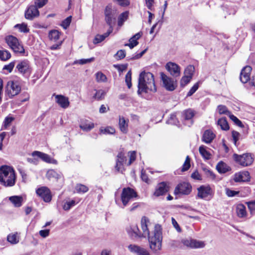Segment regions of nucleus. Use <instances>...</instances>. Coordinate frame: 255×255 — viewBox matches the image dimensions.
<instances>
[{"label": "nucleus", "mask_w": 255, "mask_h": 255, "mask_svg": "<svg viewBox=\"0 0 255 255\" xmlns=\"http://www.w3.org/2000/svg\"><path fill=\"white\" fill-rule=\"evenodd\" d=\"M137 87L138 95H141L142 93L156 92L157 89L155 85L153 75L150 72L145 71L141 72L138 77Z\"/></svg>", "instance_id": "obj_1"}, {"label": "nucleus", "mask_w": 255, "mask_h": 255, "mask_svg": "<svg viewBox=\"0 0 255 255\" xmlns=\"http://www.w3.org/2000/svg\"><path fill=\"white\" fill-rule=\"evenodd\" d=\"M0 182L5 187H11L16 182V175L12 167L7 165L0 167Z\"/></svg>", "instance_id": "obj_2"}, {"label": "nucleus", "mask_w": 255, "mask_h": 255, "mask_svg": "<svg viewBox=\"0 0 255 255\" xmlns=\"http://www.w3.org/2000/svg\"><path fill=\"white\" fill-rule=\"evenodd\" d=\"M161 226L155 225L153 232V236L148 237V241L150 249L153 253L158 255L159 251L161 249L162 236Z\"/></svg>", "instance_id": "obj_3"}, {"label": "nucleus", "mask_w": 255, "mask_h": 255, "mask_svg": "<svg viewBox=\"0 0 255 255\" xmlns=\"http://www.w3.org/2000/svg\"><path fill=\"white\" fill-rule=\"evenodd\" d=\"M104 15L105 22L109 26V29L113 30L117 16V9L113 7L112 4H109L105 8Z\"/></svg>", "instance_id": "obj_4"}, {"label": "nucleus", "mask_w": 255, "mask_h": 255, "mask_svg": "<svg viewBox=\"0 0 255 255\" xmlns=\"http://www.w3.org/2000/svg\"><path fill=\"white\" fill-rule=\"evenodd\" d=\"M5 41L9 47L15 53L23 54L25 50L19 40L13 35H8L5 38Z\"/></svg>", "instance_id": "obj_5"}, {"label": "nucleus", "mask_w": 255, "mask_h": 255, "mask_svg": "<svg viewBox=\"0 0 255 255\" xmlns=\"http://www.w3.org/2000/svg\"><path fill=\"white\" fill-rule=\"evenodd\" d=\"M21 91V87L17 82L9 81L5 87V93L10 98L18 95Z\"/></svg>", "instance_id": "obj_6"}, {"label": "nucleus", "mask_w": 255, "mask_h": 255, "mask_svg": "<svg viewBox=\"0 0 255 255\" xmlns=\"http://www.w3.org/2000/svg\"><path fill=\"white\" fill-rule=\"evenodd\" d=\"M234 160L243 167L251 165L254 161L253 157L251 153H245L242 155L234 154Z\"/></svg>", "instance_id": "obj_7"}, {"label": "nucleus", "mask_w": 255, "mask_h": 255, "mask_svg": "<svg viewBox=\"0 0 255 255\" xmlns=\"http://www.w3.org/2000/svg\"><path fill=\"white\" fill-rule=\"evenodd\" d=\"M137 196L136 192L133 189L130 187L123 188L121 194V200L124 206L123 208L127 206L130 200Z\"/></svg>", "instance_id": "obj_8"}, {"label": "nucleus", "mask_w": 255, "mask_h": 255, "mask_svg": "<svg viewBox=\"0 0 255 255\" xmlns=\"http://www.w3.org/2000/svg\"><path fill=\"white\" fill-rule=\"evenodd\" d=\"M25 77H28L31 73V69L28 60H24L18 62L15 67V71Z\"/></svg>", "instance_id": "obj_9"}, {"label": "nucleus", "mask_w": 255, "mask_h": 255, "mask_svg": "<svg viewBox=\"0 0 255 255\" xmlns=\"http://www.w3.org/2000/svg\"><path fill=\"white\" fill-rule=\"evenodd\" d=\"M160 78L162 81L163 87L169 91H174L177 87V81L163 72H161Z\"/></svg>", "instance_id": "obj_10"}, {"label": "nucleus", "mask_w": 255, "mask_h": 255, "mask_svg": "<svg viewBox=\"0 0 255 255\" xmlns=\"http://www.w3.org/2000/svg\"><path fill=\"white\" fill-rule=\"evenodd\" d=\"M165 67L169 74L174 78L180 76L181 68L178 64L172 62H169L166 64Z\"/></svg>", "instance_id": "obj_11"}, {"label": "nucleus", "mask_w": 255, "mask_h": 255, "mask_svg": "<svg viewBox=\"0 0 255 255\" xmlns=\"http://www.w3.org/2000/svg\"><path fill=\"white\" fill-rule=\"evenodd\" d=\"M37 195L41 197L45 202H49L52 199V196L50 189L46 186H42L37 188L36 190Z\"/></svg>", "instance_id": "obj_12"}, {"label": "nucleus", "mask_w": 255, "mask_h": 255, "mask_svg": "<svg viewBox=\"0 0 255 255\" xmlns=\"http://www.w3.org/2000/svg\"><path fill=\"white\" fill-rule=\"evenodd\" d=\"M192 186L188 182H182L179 183L174 190L175 195L181 194L184 195H188L191 192Z\"/></svg>", "instance_id": "obj_13"}, {"label": "nucleus", "mask_w": 255, "mask_h": 255, "mask_svg": "<svg viewBox=\"0 0 255 255\" xmlns=\"http://www.w3.org/2000/svg\"><path fill=\"white\" fill-rule=\"evenodd\" d=\"M181 242L184 246L192 249L203 248L205 246L204 242L192 239H183Z\"/></svg>", "instance_id": "obj_14"}, {"label": "nucleus", "mask_w": 255, "mask_h": 255, "mask_svg": "<svg viewBox=\"0 0 255 255\" xmlns=\"http://www.w3.org/2000/svg\"><path fill=\"white\" fill-rule=\"evenodd\" d=\"M38 8L35 4L30 5L25 11V17L27 19L32 20L34 17L39 16V12Z\"/></svg>", "instance_id": "obj_15"}, {"label": "nucleus", "mask_w": 255, "mask_h": 255, "mask_svg": "<svg viewBox=\"0 0 255 255\" xmlns=\"http://www.w3.org/2000/svg\"><path fill=\"white\" fill-rule=\"evenodd\" d=\"M169 190V187L165 182H161L157 185L153 195L156 197L165 194Z\"/></svg>", "instance_id": "obj_16"}, {"label": "nucleus", "mask_w": 255, "mask_h": 255, "mask_svg": "<svg viewBox=\"0 0 255 255\" xmlns=\"http://www.w3.org/2000/svg\"><path fill=\"white\" fill-rule=\"evenodd\" d=\"M128 249L132 253L137 255H150L149 253L144 248L135 245H129Z\"/></svg>", "instance_id": "obj_17"}, {"label": "nucleus", "mask_w": 255, "mask_h": 255, "mask_svg": "<svg viewBox=\"0 0 255 255\" xmlns=\"http://www.w3.org/2000/svg\"><path fill=\"white\" fill-rule=\"evenodd\" d=\"M31 155L33 157L37 156L39 157L47 163H56L57 162L56 160L51 158L49 155L40 151H34L32 153Z\"/></svg>", "instance_id": "obj_18"}, {"label": "nucleus", "mask_w": 255, "mask_h": 255, "mask_svg": "<svg viewBox=\"0 0 255 255\" xmlns=\"http://www.w3.org/2000/svg\"><path fill=\"white\" fill-rule=\"evenodd\" d=\"M252 67L250 66L245 67L240 74V80L243 83H246L250 79V73Z\"/></svg>", "instance_id": "obj_19"}, {"label": "nucleus", "mask_w": 255, "mask_h": 255, "mask_svg": "<svg viewBox=\"0 0 255 255\" xmlns=\"http://www.w3.org/2000/svg\"><path fill=\"white\" fill-rule=\"evenodd\" d=\"M53 96L55 97L56 102L61 107L63 108H67L69 106V101L67 97L61 95L53 94Z\"/></svg>", "instance_id": "obj_20"}, {"label": "nucleus", "mask_w": 255, "mask_h": 255, "mask_svg": "<svg viewBox=\"0 0 255 255\" xmlns=\"http://www.w3.org/2000/svg\"><path fill=\"white\" fill-rule=\"evenodd\" d=\"M127 231L132 238H139L142 237L141 234L136 225H133L130 226L129 228H127Z\"/></svg>", "instance_id": "obj_21"}, {"label": "nucleus", "mask_w": 255, "mask_h": 255, "mask_svg": "<svg viewBox=\"0 0 255 255\" xmlns=\"http://www.w3.org/2000/svg\"><path fill=\"white\" fill-rule=\"evenodd\" d=\"M79 127L84 131H89L95 127L94 124L87 119H82L80 121Z\"/></svg>", "instance_id": "obj_22"}, {"label": "nucleus", "mask_w": 255, "mask_h": 255, "mask_svg": "<svg viewBox=\"0 0 255 255\" xmlns=\"http://www.w3.org/2000/svg\"><path fill=\"white\" fill-rule=\"evenodd\" d=\"M250 179V173L248 171H243L236 173L234 180L236 182H245Z\"/></svg>", "instance_id": "obj_23"}, {"label": "nucleus", "mask_w": 255, "mask_h": 255, "mask_svg": "<svg viewBox=\"0 0 255 255\" xmlns=\"http://www.w3.org/2000/svg\"><path fill=\"white\" fill-rule=\"evenodd\" d=\"M211 193V188L209 186L202 185L198 188V196L200 198H205Z\"/></svg>", "instance_id": "obj_24"}, {"label": "nucleus", "mask_w": 255, "mask_h": 255, "mask_svg": "<svg viewBox=\"0 0 255 255\" xmlns=\"http://www.w3.org/2000/svg\"><path fill=\"white\" fill-rule=\"evenodd\" d=\"M117 158L115 168L117 171H120L123 167L124 163L126 161L127 158L123 152H119Z\"/></svg>", "instance_id": "obj_25"}, {"label": "nucleus", "mask_w": 255, "mask_h": 255, "mask_svg": "<svg viewBox=\"0 0 255 255\" xmlns=\"http://www.w3.org/2000/svg\"><path fill=\"white\" fill-rule=\"evenodd\" d=\"M149 222V220L146 217H143L141 220V227L143 233L141 234L142 237H146V236H150L149 231L147 228V223Z\"/></svg>", "instance_id": "obj_26"}, {"label": "nucleus", "mask_w": 255, "mask_h": 255, "mask_svg": "<svg viewBox=\"0 0 255 255\" xmlns=\"http://www.w3.org/2000/svg\"><path fill=\"white\" fill-rule=\"evenodd\" d=\"M215 137V134L211 130H206L202 136V141L206 143H211Z\"/></svg>", "instance_id": "obj_27"}, {"label": "nucleus", "mask_w": 255, "mask_h": 255, "mask_svg": "<svg viewBox=\"0 0 255 255\" xmlns=\"http://www.w3.org/2000/svg\"><path fill=\"white\" fill-rule=\"evenodd\" d=\"M128 120L127 121L124 117L119 118V125L120 130L124 133H126L128 132Z\"/></svg>", "instance_id": "obj_28"}, {"label": "nucleus", "mask_w": 255, "mask_h": 255, "mask_svg": "<svg viewBox=\"0 0 255 255\" xmlns=\"http://www.w3.org/2000/svg\"><path fill=\"white\" fill-rule=\"evenodd\" d=\"M113 30L108 29V31L102 35H97L94 40L93 43L94 44H98L102 41H103L106 37H107L112 32Z\"/></svg>", "instance_id": "obj_29"}, {"label": "nucleus", "mask_w": 255, "mask_h": 255, "mask_svg": "<svg viewBox=\"0 0 255 255\" xmlns=\"http://www.w3.org/2000/svg\"><path fill=\"white\" fill-rule=\"evenodd\" d=\"M216 169L220 173H225L231 170L230 167L223 161H220L217 164Z\"/></svg>", "instance_id": "obj_30"}, {"label": "nucleus", "mask_w": 255, "mask_h": 255, "mask_svg": "<svg viewBox=\"0 0 255 255\" xmlns=\"http://www.w3.org/2000/svg\"><path fill=\"white\" fill-rule=\"evenodd\" d=\"M9 201L16 207H19L22 205V197L19 196H12L9 198Z\"/></svg>", "instance_id": "obj_31"}, {"label": "nucleus", "mask_w": 255, "mask_h": 255, "mask_svg": "<svg viewBox=\"0 0 255 255\" xmlns=\"http://www.w3.org/2000/svg\"><path fill=\"white\" fill-rule=\"evenodd\" d=\"M46 177L49 179L54 178L58 180L61 178V173L58 172L53 169H50L47 172Z\"/></svg>", "instance_id": "obj_32"}, {"label": "nucleus", "mask_w": 255, "mask_h": 255, "mask_svg": "<svg viewBox=\"0 0 255 255\" xmlns=\"http://www.w3.org/2000/svg\"><path fill=\"white\" fill-rule=\"evenodd\" d=\"M217 125L224 130L229 129V126L226 118H222L218 120Z\"/></svg>", "instance_id": "obj_33"}, {"label": "nucleus", "mask_w": 255, "mask_h": 255, "mask_svg": "<svg viewBox=\"0 0 255 255\" xmlns=\"http://www.w3.org/2000/svg\"><path fill=\"white\" fill-rule=\"evenodd\" d=\"M237 214L240 218L245 217L247 215L246 207L243 204H239L237 207Z\"/></svg>", "instance_id": "obj_34"}, {"label": "nucleus", "mask_w": 255, "mask_h": 255, "mask_svg": "<svg viewBox=\"0 0 255 255\" xmlns=\"http://www.w3.org/2000/svg\"><path fill=\"white\" fill-rule=\"evenodd\" d=\"M199 151L202 156L205 159H209L211 158V154L206 150V147L204 145H201L199 148Z\"/></svg>", "instance_id": "obj_35"}, {"label": "nucleus", "mask_w": 255, "mask_h": 255, "mask_svg": "<svg viewBox=\"0 0 255 255\" xmlns=\"http://www.w3.org/2000/svg\"><path fill=\"white\" fill-rule=\"evenodd\" d=\"M128 16V11L123 12L118 17V25L119 26H122L124 22L126 21Z\"/></svg>", "instance_id": "obj_36"}, {"label": "nucleus", "mask_w": 255, "mask_h": 255, "mask_svg": "<svg viewBox=\"0 0 255 255\" xmlns=\"http://www.w3.org/2000/svg\"><path fill=\"white\" fill-rule=\"evenodd\" d=\"M7 240L12 244H16L19 241V237L17 233L14 234H9L7 237Z\"/></svg>", "instance_id": "obj_37"}, {"label": "nucleus", "mask_w": 255, "mask_h": 255, "mask_svg": "<svg viewBox=\"0 0 255 255\" xmlns=\"http://www.w3.org/2000/svg\"><path fill=\"white\" fill-rule=\"evenodd\" d=\"M60 36V33L58 30H52L49 33V38L50 40L56 41L59 39Z\"/></svg>", "instance_id": "obj_38"}, {"label": "nucleus", "mask_w": 255, "mask_h": 255, "mask_svg": "<svg viewBox=\"0 0 255 255\" xmlns=\"http://www.w3.org/2000/svg\"><path fill=\"white\" fill-rule=\"evenodd\" d=\"M14 28H18L21 32L27 33L29 31V29L27 27V24L22 23L21 24H17L14 25Z\"/></svg>", "instance_id": "obj_39"}, {"label": "nucleus", "mask_w": 255, "mask_h": 255, "mask_svg": "<svg viewBox=\"0 0 255 255\" xmlns=\"http://www.w3.org/2000/svg\"><path fill=\"white\" fill-rule=\"evenodd\" d=\"M95 90L96 91V93L94 95L93 98L98 101L103 100L105 97L106 92L103 90Z\"/></svg>", "instance_id": "obj_40"}, {"label": "nucleus", "mask_w": 255, "mask_h": 255, "mask_svg": "<svg viewBox=\"0 0 255 255\" xmlns=\"http://www.w3.org/2000/svg\"><path fill=\"white\" fill-rule=\"evenodd\" d=\"M194 116L193 111L191 109H188L184 111L183 117L185 120H190Z\"/></svg>", "instance_id": "obj_41"}, {"label": "nucleus", "mask_w": 255, "mask_h": 255, "mask_svg": "<svg viewBox=\"0 0 255 255\" xmlns=\"http://www.w3.org/2000/svg\"><path fill=\"white\" fill-rule=\"evenodd\" d=\"M194 71V66L191 65H189L185 68L184 70V74L186 76L192 78Z\"/></svg>", "instance_id": "obj_42"}, {"label": "nucleus", "mask_w": 255, "mask_h": 255, "mask_svg": "<svg viewBox=\"0 0 255 255\" xmlns=\"http://www.w3.org/2000/svg\"><path fill=\"white\" fill-rule=\"evenodd\" d=\"M218 110L220 115L225 114L229 117L230 115H231V113L228 110V108L225 106L222 105L218 106Z\"/></svg>", "instance_id": "obj_43"}, {"label": "nucleus", "mask_w": 255, "mask_h": 255, "mask_svg": "<svg viewBox=\"0 0 255 255\" xmlns=\"http://www.w3.org/2000/svg\"><path fill=\"white\" fill-rule=\"evenodd\" d=\"M11 57L10 52L7 50H0V59L3 61L9 59Z\"/></svg>", "instance_id": "obj_44"}, {"label": "nucleus", "mask_w": 255, "mask_h": 255, "mask_svg": "<svg viewBox=\"0 0 255 255\" xmlns=\"http://www.w3.org/2000/svg\"><path fill=\"white\" fill-rule=\"evenodd\" d=\"M75 189L77 193H84L88 191L89 188L84 185L78 184L76 186Z\"/></svg>", "instance_id": "obj_45"}, {"label": "nucleus", "mask_w": 255, "mask_h": 255, "mask_svg": "<svg viewBox=\"0 0 255 255\" xmlns=\"http://www.w3.org/2000/svg\"><path fill=\"white\" fill-rule=\"evenodd\" d=\"M202 170L207 177L210 178L211 179H214L215 178V175L214 173L210 170L209 168L206 167H203Z\"/></svg>", "instance_id": "obj_46"}, {"label": "nucleus", "mask_w": 255, "mask_h": 255, "mask_svg": "<svg viewBox=\"0 0 255 255\" xmlns=\"http://www.w3.org/2000/svg\"><path fill=\"white\" fill-rule=\"evenodd\" d=\"M229 118L232 121L234 122L236 125L239 127L243 128L244 127L242 122L234 115L231 114V115H230Z\"/></svg>", "instance_id": "obj_47"}, {"label": "nucleus", "mask_w": 255, "mask_h": 255, "mask_svg": "<svg viewBox=\"0 0 255 255\" xmlns=\"http://www.w3.org/2000/svg\"><path fill=\"white\" fill-rule=\"evenodd\" d=\"M126 83L128 88L130 89L131 87V72L129 71L126 75Z\"/></svg>", "instance_id": "obj_48"}, {"label": "nucleus", "mask_w": 255, "mask_h": 255, "mask_svg": "<svg viewBox=\"0 0 255 255\" xmlns=\"http://www.w3.org/2000/svg\"><path fill=\"white\" fill-rule=\"evenodd\" d=\"M94 60V58L92 57L88 59H81L74 61V64H79L80 65H84L88 63H90Z\"/></svg>", "instance_id": "obj_49"}, {"label": "nucleus", "mask_w": 255, "mask_h": 255, "mask_svg": "<svg viewBox=\"0 0 255 255\" xmlns=\"http://www.w3.org/2000/svg\"><path fill=\"white\" fill-rule=\"evenodd\" d=\"M126 53L125 50L121 49L118 51L117 53L115 54L114 57L117 60H121L126 57Z\"/></svg>", "instance_id": "obj_50"}, {"label": "nucleus", "mask_w": 255, "mask_h": 255, "mask_svg": "<svg viewBox=\"0 0 255 255\" xmlns=\"http://www.w3.org/2000/svg\"><path fill=\"white\" fill-rule=\"evenodd\" d=\"M76 202L74 200L69 201H67L63 205V209L64 210H69L71 207L75 205Z\"/></svg>", "instance_id": "obj_51"}, {"label": "nucleus", "mask_w": 255, "mask_h": 255, "mask_svg": "<svg viewBox=\"0 0 255 255\" xmlns=\"http://www.w3.org/2000/svg\"><path fill=\"white\" fill-rule=\"evenodd\" d=\"M100 131L104 134H113L115 132V129L112 127H107L104 129L101 128Z\"/></svg>", "instance_id": "obj_52"}, {"label": "nucleus", "mask_w": 255, "mask_h": 255, "mask_svg": "<svg viewBox=\"0 0 255 255\" xmlns=\"http://www.w3.org/2000/svg\"><path fill=\"white\" fill-rule=\"evenodd\" d=\"M72 20V16H69L62 21L61 25L64 28L67 29L70 24Z\"/></svg>", "instance_id": "obj_53"}, {"label": "nucleus", "mask_w": 255, "mask_h": 255, "mask_svg": "<svg viewBox=\"0 0 255 255\" xmlns=\"http://www.w3.org/2000/svg\"><path fill=\"white\" fill-rule=\"evenodd\" d=\"M190 158L189 156H187L185 161L182 166V171L188 170L190 167Z\"/></svg>", "instance_id": "obj_54"}, {"label": "nucleus", "mask_w": 255, "mask_h": 255, "mask_svg": "<svg viewBox=\"0 0 255 255\" xmlns=\"http://www.w3.org/2000/svg\"><path fill=\"white\" fill-rule=\"evenodd\" d=\"M129 43L125 44V46H128L130 49L133 48L135 46L137 45L138 44V42L136 40H135L134 39L132 38V37L129 39Z\"/></svg>", "instance_id": "obj_55"}, {"label": "nucleus", "mask_w": 255, "mask_h": 255, "mask_svg": "<svg viewBox=\"0 0 255 255\" xmlns=\"http://www.w3.org/2000/svg\"><path fill=\"white\" fill-rule=\"evenodd\" d=\"M192 78L184 75L180 80V85L181 87H184L186 85L189 83Z\"/></svg>", "instance_id": "obj_56"}, {"label": "nucleus", "mask_w": 255, "mask_h": 255, "mask_svg": "<svg viewBox=\"0 0 255 255\" xmlns=\"http://www.w3.org/2000/svg\"><path fill=\"white\" fill-rule=\"evenodd\" d=\"M199 86V82H197L195 83L187 93V96L190 97L192 96L198 90Z\"/></svg>", "instance_id": "obj_57"}, {"label": "nucleus", "mask_w": 255, "mask_h": 255, "mask_svg": "<svg viewBox=\"0 0 255 255\" xmlns=\"http://www.w3.org/2000/svg\"><path fill=\"white\" fill-rule=\"evenodd\" d=\"M239 193H240L239 191L232 190L229 188H227L226 189V194L228 197H234L236 195H239Z\"/></svg>", "instance_id": "obj_58"}, {"label": "nucleus", "mask_w": 255, "mask_h": 255, "mask_svg": "<svg viewBox=\"0 0 255 255\" xmlns=\"http://www.w3.org/2000/svg\"><path fill=\"white\" fill-rule=\"evenodd\" d=\"M96 79L98 82H105L107 79V77L102 72H99L96 74Z\"/></svg>", "instance_id": "obj_59"}, {"label": "nucleus", "mask_w": 255, "mask_h": 255, "mask_svg": "<svg viewBox=\"0 0 255 255\" xmlns=\"http://www.w3.org/2000/svg\"><path fill=\"white\" fill-rule=\"evenodd\" d=\"M14 66H15V62L12 61V62L9 63L8 64L4 65L3 68V70H6L9 73H10L12 72Z\"/></svg>", "instance_id": "obj_60"}, {"label": "nucleus", "mask_w": 255, "mask_h": 255, "mask_svg": "<svg viewBox=\"0 0 255 255\" xmlns=\"http://www.w3.org/2000/svg\"><path fill=\"white\" fill-rule=\"evenodd\" d=\"M129 156V160L128 163V165H130L136 158V152L135 151H129L128 152Z\"/></svg>", "instance_id": "obj_61"}, {"label": "nucleus", "mask_w": 255, "mask_h": 255, "mask_svg": "<svg viewBox=\"0 0 255 255\" xmlns=\"http://www.w3.org/2000/svg\"><path fill=\"white\" fill-rule=\"evenodd\" d=\"M14 120V118L13 117H7L5 118L4 122H3V126L4 127V128H6L7 126L9 125V124Z\"/></svg>", "instance_id": "obj_62"}, {"label": "nucleus", "mask_w": 255, "mask_h": 255, "mask_svg": "<svg viewBox=\"0 0 255 255\" xmlns=\"http://www.w3.org/2000/svg\"><path fill=\"white\" fill-rule=\"evenodd\" d=\"M48 0H35V4L38 7H43L47 2Z\"/></svg>", "instance_id": "obj_63"}, {"label": "nucleus", "mask_w": 255, "mask_h": 255, "mask_svg": "<svg viewBox=\"0 0 255 255\" xmlns=\"http://www.w3.org/2000/svg\"><path fill=\"white\" fill-rule=\"evenodd\" d=\"M240 135V134L239 132L235 130H233L232 131V136L233 137L235 144H236L237 141L239 140V137Z\"/></svg>", "instance_id": "obj_64"}]
</instances>
